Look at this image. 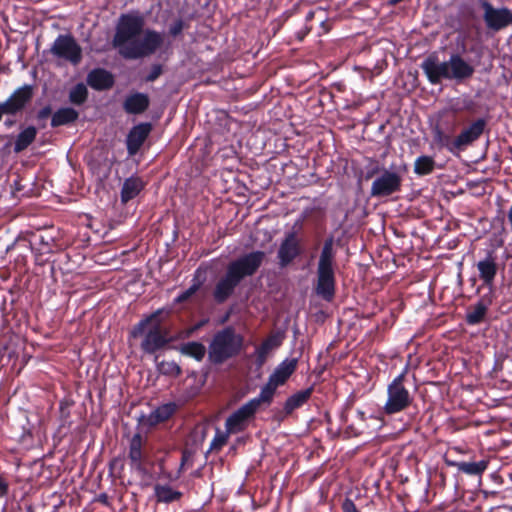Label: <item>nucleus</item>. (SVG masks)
I'll use <instances>...</instances> for the list:
<instances>
[{
	"label": "nucleus",
	"instance_id": "nucleus-47",
	"mask_svg": "<svg viewBox=\"0 0 512 512\" xmlns=\"http://www.w3.org/2000/svg\"><path fill=\"white\" fill-rule=\"evenodd\" d=\"M40 244L43 245V247L40 249L41 250V252L39 253L40 255L44 254V253L52 252L51 247L49 246V243L45 242V240L42 236L40 237Z\"/></svg>",
	"mask_w": 512,
	"mask_h": 512
},
{
	"label": "nucleus",
	"instance_id": "nucleus-9",
	"mask_svg": "<svg viewBox=\"0 0 512 512\" xmlns=\"http://www.w3.org/2000/svg\"><path fill=\"white\" fill-rule=\"evenodd\" d=\"M50 54L76 66L83 58L82 48L71 34H59L49 49Z\"/></svg>",
	"mask_w": 512,
	"mask_h": 512
},
{
	"label": "nucleus",
	"instance_id": "nucleus-3",
	"mask_svg": "<svg viewBox=\"0 0 512 512\" xmlns=\"http://www.w3.org/2000/svg\"><path fill=\"white\" fill-rule=\"evenodd\" d=\"M420 68L432 85H439L443 80L463 83L475 73L474 66L456 53L451 54L448 61H440L435 52L431 53L421 62Z\"/></svg>",
	"mask_w": 512,
	"mask_h": 512
},
{
	"label": "nucleus",
	"instance_id": "nucleus-34",
	"mask_svg": "<svg viewBox=\"0 0 512 512\" xmlns=\"http://www.w3.org/2000/svg\"><path fill=\"white\" fill-rule=\"evenodd\" d=\"M181 352L197 361H201L205 357L206 348L200 342L191 341L182 345Z\"/></svg>",
	"mask_w": 512,
	"mask_h": 512
},
{
	"label": "nucleus",
	"instance_id": "nucleus-5",
	"mask_svg": "<svg viewBox=\"0 0 512 512\" xmlns=\"http://www.w3.org/2000/svg\"><path fill=\"white\" fill-rule=\"evenodd\" d=\"M335 257L334 237L329 236L324 240L319 255L314 287L316 295L327 302H331L336 294Z\"/></svg>",
	"mask_w": 512,
	"mask_h": 512
},
{
	"label": "nucleus",
	"instance_id": "nucleus-54",
	"mask_svg": "<svg viewBox=\"0 0 512 512\" xmlns=\"http://www.w3.org/2000/svg\"><path fill=\"white\" fill-rule=\"evenodd\" d=\"M117 462H118V460H117V459H113V460L110 462V464H109V466H110V470H112V469H113L114 465H115Z\"/></svg>",
	"mask_w": 512,
	"mask_h": 512
},
{
	"label": "nucleus",
	"instance_id": "nucleus-41",
	"mask_svg": "<svg viewBox=\"0 0 512 512\" xmlns=\"http://www.w3.org/2000/svg\"><path fill=\"white\" fill-rule=\"evenodd\" d=\"M274 346H277V344L274 342L273 338H268L264 340L261 343L260 347L257 349L258 357L264 359L269 350L272 349Z\"/></svg>",
	"mask_w": 512,
	"mask_h": 512
},
{
	"label": "nucleus",
	"instance_id": "nucleus-19",
	"mask_svg": "<svg viewBox=\"0 0 512 512\" xmlns=\"http://www.w3.org/2000/svg\"><path fill=\"white\" fill-rule=\"evenodd\" d=\"M86 82L96 91H105L114 86L115 78L110 71L104 68H94L87 74Z\"/></svg>",
	"mask_w": 512,
	"mask_h": 512
},
{
	"label": "nucleus",
	"instance_id": "nucleus-10",
	"mask_svg": "<svg viewBox=\"0 0 512 512\" xmlns=\"http://www.w3.org/2000/svg\"><path fill=\"white\" fill-rule=\"evenodd\" d=\"M483 9V20L488 29L500 31L512 25V11L506 7L495 8L489 0H477Z\"/></svg>",
	"mask_w": 512,
	"mask_h": 512
},
{
	"label": "nucleus",
	"instance_id": "nucleus-29",
	"mask_svg": "<svg viewBox=\"0 0 512 512\" xmlns=\"http://www.w3.org/2000/svg\"><path fill=\"white\" fill-rule=\"evenodd\" d=\"M451 111L454 114L468 112L470 114L477 113L478 103L470 96H463L461 98H457L450 107Z\"/></svg>",
	"mask_w": 512,
	"mask_h": 512
},
{
	"label": "nucleus",
	"instance_id": "nucleus-44",
	"mask_svg": "<svg viewBox=\"0 0 512 512\" xmlns=\"http://www.w3.org/2000/svg\"><path fill=\"white\" fill-rule=\"evenodd\" d=\"M52 113V109L50 106H45L41 108L37 113V119L38 120H44L48 118Z\"/></svg>",
	"mask_w": 512,
	"mask_h": 512
},
{
	"label": "nucleus",
	"instance_id": "nucleus-43",
	"mask_svg": "<svg viewBox=\"0 0 512 512\" xmlns=\"http://www.w3.org/2000/svg\"><path fill=\"white\" fill-rule=\"evenodd\" d=\"M342 512H360L356 507L354 501L350 498H345L341 504Z\"/></svg>",
	"mask_w": 512,
	"mask_h": 512
},
{
	"label": "nucleus",
	"instance_id": "nucleus-15",
	"mask_svg": "<svg viewBox=\"0 0 512 512\" xmlns=\"http://www.w3.org/2000/svg\"><path fill=\"white\" fill-rule=\"evenodd\" d=\"M153 125L150 122H141L134 125L126 136V149L129 157L135 156L148 139Z\"/></svg>",
	"mask_w": 512,
	"mask_h": 512
},
{
	"label": "nucleus",
	"instance_id": "nucleus-7",
	"mask_svg": "<svg viewBox=\"0 0 512 512\" xmlns=\"http://www.w3.org/2000/svg\"><path fill=\"white\" fill-rule=\"evenodd\" d=\"M407 368L396 376L387 386V400L383 406L386 415L405 411L413 402V396L405 386Z\"/></svg>",
	"mask_w": 512,
	"mask_h": 512
},
{
	"label": "nucleus",
	"instance_id": "nucleus-48",
	"mask_svg": "<svg viewBox=\"0 0 512 512\" xmlns=\"http://www.w3.org/2000/svg\"><path fill=\"white\" fill-rule=\"evenodd\" d=\"M379 172V167L375 166L374 168L368 170L365 174V179L369 180L373 178Z\"/></svg>",
	"mask_w": 512,
	"mask_h": 512
},
{
	"label": "nucleus",
	"instance_id": "nucleus-50",
	"mask_svg": "<svg viewBox=\"0 0 512 512\" xmlns=\"http://www.w3.org/2000/svg\"><path fill=\"white\" fill-rule=\"evenodd\" d=\"M49 512H66L65 511V506L62 505V504H59V505L54 504L52 506V510H50Z\"/></svg>",
	"mask_w": 512,
	"mask_h": 512
},
{
	"label": "nucleus",
	"instance_id": "nucleus-52",
	"mask_svg": "<svg viewBox=\"0 0 512 512\" xmlns=\"http://www.w3.org/2000/svg\"><path fill=\"white\" fill-rule=\"evenodd\" d=\"M287 416H284V408L281 410V411H278L276 414H275V418L278 420V421H282L286 418Z\"/></svg>",
	"mask_w": 512,
	"mask_h": 512
},
{
	"label": "nucleus",
	"instance_id": "nucleus-45",
	"mask_svg": "<svg viewBox=\"0 0 512 512\" xmlns=\"http://www.w3.org/2000/svg\"><path fill=\"white\" fill-rule=\"evenodd\" d=\"M9 491V483L7 480L0 475V498L4 497L8 494Z\"/></svg>",
	"mask_w": 512,
	"mask_h": 512
},
{
	"label": "nucleus",
	"instance_id": "nucleus-38",
	"mask_svg": "<svg viewBox=\"0 0 512 512\" xmlns=\"http://www.w3.org/2000/svg\"><path fill=\"white\" fill-rule=\"evenodd\" d=\"M189 28V24L182 18L175 19L168 27V35L177 38L182 35L185 29Z\"/></svg>",
	"mask_w": 512,
	"mask_h": 512
},
{
	"label": "nucleus",
	"instance_id": "nucleus-4",
	"mask_svg": "<svg viewBox=\"0 0 512 512\" xmlns=\"http://www.w3.org/2000/svg\"><path fill=\"white\" fill-rule=\"evenodd\" d=\"M163 312L164 308H159L144 316L130 331V337L132 338L143 337L140 347L146 354H155L157 351L164 349L170 342L168 332L162 326L163 320L160 318Z\"/></svg>",
	"mask_w": 512,
	"mask_h": 512
},
{
	"label": "nucleus",
	"instance_id": "nucleus-28",
	"mask_svg": "<svg viewBox=\"0 0 512 512\" xmlns=\"http://www.w3.org/2000/svg\"><path fill=\"white\" fill-rule=\"evenodd\" d=\"M37 129L35 126H28L22 130L16 137L14 143V152L20 153L27 149L36 139Z\"/></svg>",
	"mask_w": 512,
	"mask_h": 512
},
{
	"label": "nucleus",
	"instance_id": "nucleus-31",
	"mask_svg": "<svg viewBox=\"0 0 512 512\" xmlns=\"http://www.w3.org/2000/svg\"><path fill=\"white\" fill-rule=\"evenodd\" d=\"M433 140L439 148H446L453 154L459 151L458 148L454 146V140H452L451 136L446 134L439 127L433 130Z\"/></svg>",
	"mask_w": 512,
	"mask_h": 512
},
{
	"label": "nucleus",
	"instance_id": "nucleus-51",
	"mask_svg": "<svg viewBox=\"0 0 512 512\" xmlns=\"http://www.w3.org/2000/svg\"><path fill=\"white\" fill-rule=\"evenodd\" d=\"M16 124V121L11 119L10 117H8L5 121H4V125L6 128H11L13 127L14 125Z\"/></svg>",
	"mask_w": 512,
	"mask_h": 512
},
{
	"label": "nucleus",
	"instance_id": "nucleus-23",
	"mask_svg": "<svg viewBox=\"0 0 512 512\" xmlns=\"http://www.w3.org/2000/svg\"><path fill=\"white\" fill-rule=\"evenodd\" d=\"M313 387L297 391L289 396L284 403V416H290L294 410L301 408L311 398Z\"/></svg>",
	"mask_w": 512,
	"mask_h": 512
},
{
	"label": "nucleus",
	"instance_id": "nucleus-22",
	"mask_svg": "<svg viewBox=\"0 0 512 512\" xmlns=\"http://www.w3.org/2000/svg\"><path fill=\"white\" fill-rule=\"evenodd\" d=\"M144 188L145 182L138 176H131L125 179L120 192L121 202L123 204L128 203L137 197Z\"/></svg>",
	"mask_w": 512,
	"mask_h": 512
},
{
	"label": "nucleus",
	"instance_id": "nucleus-25",
	"mask_svg": "<svg viewBox=\"0 0 512 512\" xmlns=\"http://www.w3.org/2000/svg\"><path fill=\"white\" fill-rule=\"evenodd\" d=\"M154 496L158 503L170 504L179 501L183 493L179 490H175L168 484H155Z\"/></svg>",
	"mask_w": 512,
	"mask_h": 512
},
{
	"label": "nucleus",
	"instance_id": "nucleus-2",
	"mask_svg": "<svg viewBox=\"0 0 512 512\" xmlns=\"http://www.w3.org/2000/svg\"><path fill=\"white\" fill-rule=\"evenodd\" d=\"M265 257L264 251L257 250L231 261L224 275L215 284L212 293L214 301L217 304L225 303L246 277H251L258 271Z\"/></svg>",
	"mask_w": 512,
	"mask_h": 512
},
{
	"label": "nucleus",
	"instance_id": "nucleus-30",
	"mask_svg": "<svg viewBox=\"0 0 512 512\" xmlns=\"http://www.w3.org/2000/svg\"><path fill=\"white\" fill-rule=\"evenodd\" d=\"M436 167V162L432 156L421 155L414 161V173L418 176L431 174Z\"/></svg>",
	"mask_w": 512,
	"mask_h": 512
},
{
	"label": "nucleus",
	"instance_id": "nucleus-21",
	"mask_svg": "<svg viewBox=\"0 0 512 512\" xmlns=\"http://www.w3.org/2000/svg\"><path fill=\"white\" fill-rule=\"evenodd\" d=\"M150 104L147 94L136 92L126 97L123 108L128 114H141L145 112Z\"/></svg>",
	"mask_w": 512,
	"mask_h": 512
},
{
	"label": "nucleus",
	"instance_id": "nucleus-32",
	"mask_svg": "<svg viewBox=\"0 0 512 512\" xmlns=\"http://www.w3.org/2000/svg\"><path fill=\"white\" fill-rule=\"evenodd\" d=\"M158 357H155L157 371L164 376L177 378L182 374L181 367L175 361L162 360L157 362Z\"/></svg>",
	"mask_w": 512,
	"mask_h": 512
},
{
	"label": "nucleus",
	"instance_id": "nucleus-53",
	"mask_svg": "<svg viewBox=\"0 0 512 512\" xmlns=\"http://www.w3.org/2000/svg\"><path fill=\"white\" fill-rule=\"evenodd\" d=\"M358 415H359V417H360V419H361V420H363V421H364V420L366 419V418H365V413H364L363 411H358Z\"/></svg>",
	"mask_w": 512,
	"mask_h": 512
},
{
	"label": "nucleus",
	"instance_id": "nucleus-26",
	"mask_svg": "<svg viewBox=\"0 0 512 512\" xmlns=\"http://www.w3.org/2000/svg\"><path fill=\"white\" fill-rule=\"evenodd\" d=\"M278 386L268 379L267 383L261 388L257 397L248 402L258 411L262 404L270 405L273 401Z\"/></svg>",
	"mask_w": 512,
	"mask_h": 512
},
{
	"label": "nucleus",
	"instance_id": "nucleus-17",
	"mask_svg": "<svg viewBox=\"0 0 512 512\" xmlns=\"http://www.w3.org/2000/svg\"><path fill=\"white\" fill-rule=\"evenodd\" d=\"M487 126L485 118H478L474 120L468 127L464 128L454 139V146L459 151H463L466 147L472 145L477 141Z\"/></svg>",
	"mask_w": 512,
	"mask_h": 512
},
{
	"label": "nucleus",
	"instance_id": "nucleus-39",
	"mask_svg": "<svg viewBox=\"0 0 512 512\" xmlns=\"http://www.w3.org/2000/svg\"><path fill=\"white\" fill-rule=\"evenodd\" d=\"M315 17L314 11H309L305 16V25L303 28L295 32V37L298 41H303V39L310 33L312 30V26L309 25V22H311Z\"/></svg>",
	"mask_w": 512,
	"mask_h": 512
},
{
	"label": "nucleus",
	"instance_id": "nucleus-16",
	"mask_svg": "<svg viewBox=\"0 0 512 512\" xmlns=\"http://www.w3.org/2000/svg\"><path fill=\"white\" fill-rule=\"evenodd\" d=\"M479 278L483 284L481 287H488L489 292L493 293V285L498 272L497 255L494 250L486 251L485 257L476 264Z\"/></svg>",
	"mask_w": 512,
	"mask_h": 512
},
{
	"label": "nucleus",
	"instance_id": "nucleus-14",
	"mask_svg": "<svg viewBox=\"0 0 512 512\" xmlns=\"http://www.w3.org/2000/svg\"><path fill=\"white\" fill-rule=\"evenodd\" d=\"M257 410L246 402L236 411L230 414L225 421V429L232 434L243 432L249 426L251 420L255 418Z\"/></svg>",
	"mask_w": 512,
	"mask_h": 512
},
{
	"label": "nucleus",
	"instance_id": "nucleus-6",
	"mask_svg": "<svg viewBox=\"0 0 512 512\" xmlns=\"http://www.w3.org/2000/svg\"><path fill=\"white\" fill-rule=\"evenodd\" d=\"M244 348V337L231 326L217 331L209 345L208 360L213 365H222L238 356Z\"/></svg>",
	"mask_w": 512,
	"mask_h": 512
},
{
	"label": "nucleus",
	"instance_id": "nucleus-1",
	"mask_svg": "<svg viewBox=\"0 0 512 512\" xmlns=\"http://www.w3.org/2000/svg\"><path fill=\"white\" fill-rule=\"evenodd\" d=\"M145 26L146 15L138 9L122 13L118 17L112 45L124 59H143L162 48L164 34L152 28L145 29Z\"/></svg>",
	"mask_w": 512,
	"mask_h": 512
},
{
	"label": "nucleus",
	"instance_id": "nucleus-35",
	"mask_svg": "<svg viewBox=\"0 0 512 512\" xmlns=\"http://www.w3.org/2000/svg\"><path fill=\"white\" fill-rule=\"evenodd\" d=\"M203 285V280L199 277V269L196 270L192 279V285L182 293H180L175 299V304H181L189 300Z\"/></svg>",
	"mask_w": 512,
	"mask_h": 512
},
{
	"label": "nucleus",
	"instance_id": "nucleus-27",
	"mask_svg": "<svg viewBox=\"0 0 512 512\" xmlns=\"http://www.w3.org/2000/svg\"><path fill=\"white\" fill-rule=\"evenodd\" d=\"M79 117V113L72 107H63L58 109L51 118V126L53 128L67 125L75 122Z\"/></svg>",
	"mask_w": 512,
	"mask_h": 512
},
{
	"label": "nucleus",
	"instance_id": "nucleus-18",
	"mask_svg": "<svg viewBox=\"0 0 512 512\" xmlns=\"http://www.w3.org/2000/svg\"><path fill=\"white\" fill-rule=\"evenodd\" d=\"M493 302V293L488 292L480 297L474 305L470 306L466 313L468 325H478L485 320L487 311Z\"/></svg>",
	"mask_w": 512,
	"mask_h": 512
},
{
	"label": "nucleus",
	"instance_id": "nucleus-13",
	"mask_svg": "<svg viewBox=\"0 0 512 512\" xmlns=\"http://www.w3.org/2000/svg\"><path fill=\"white\" fill-rule=\"evenodd\" d=\"M147 440L140 433H135L129 440L128 445V459L131 469L139 472L146 473V462L148 454L145 450Z\"/></svg>",
	"mask_w": 512,
	"mask_h": 512
},
{
	"label": "nucleus",
	"instance_id": "nucleus-24",
	"mask_svg": "<svg viewBox=\"0 0 512 512\" xmlns=\"http://www.w3.org/2000/svg\"><path fill=\"white\" fill-rule=\"evenodd\" d=\"M445 463L450 467H456L458 471L471 476H481L487 469L488 462L481 460L478 462L453 461L445 458Z\"/></svg>",
	"mask_w": 512,
	"mask_h": 512
},
{
	"label": "nucleus",
	"instance_id": "nucleus-33",
	"mask_svg": "<svg viewBox=\"0 0 512 512\" xmlns=\"http://www.w3.org/2000/svg\"><path fill=\"white\" fill-rule=\"evenodd\" d=\"M88 94L89 92L86 85L81 82L70 89L68 98L73 105L81 106L87 101Z\"/></svg>",
	"mask_w": 512,
	"mask_h": 512
},
{
	"label": "nucleus",
	"instance_id": "nucleus-49",
	"mask_svg": "<svg viewBox=\"0 0 512 512\" xmlns=\"http://www.w3.org/2000/svg\"><path fill=\"white\" fill-rule=\"evenodd\" d=\"M97 501L104 504V505H108L109 504V497L106 493H101L98 495L97 497Z\"/></svg>",
	"mask_w": 512,
	"mask_h": 512
},
{
	"label": "nucleus",
	"instance_id": "nucleus-11",
	"mask_svg": "<svg viewBox=\"0 0 512 512\" xmlns=\"http://www.w3.org/2000/svg\"><path fill=\"white\" fill-rule=\"evenodd\" d=\"M302 253V242L297 232H286L277 250L278 266L280 268L290 266Z\"/></svg>",
	"mask_w": 512,
	"mask_h": 512
},
{
	"label": "nucleus",
	"instance_id": "nucleus-46",
	"mask_svg": "<svg viewBox=\"0 0 512 512\" xmlns=\"http://www.w3.org/2000/svg\"><path fill=\"white\" fill-rule=\"evenodd\" d=\"M46 506L44 504H36L33 506H29L27 512H49L46 511Z\"/></svg>",
	"mask_w": 512,
	"mask_h": 512
},
{
	"label": "nucleus",
	"instance_id": "nucleus-20",
	"mask_svg": "<svg viewBox=\"0 0 512 512\" xmlns=\"http://www.w3.org/2000/svg\"><path fill=\"white\" fill-rule=\"evenodd\" d=\"M298 365L297 358H287L276 366L274 371L270 374L271 380L278 387L284 385L291 375L296 371Z\"/></svg>",
	"mask_w": 512,
	"mask_h": 512
},
{
	"label": "nucleus",
	"instance_id": "nucleus-55",
	"mask_svg": "<svg viewBox=\"0 0 512 512\" xmlns=\"http://www.w3.org/2000/svg\"><path fill=\"white\" fill-rule=\"evenodd\" d=\"M185 460H186V457H185V455H183V457H182V462H181V466H183V465H184Z\"/></svg>",
	"mask_w": 512,
	"mask_h": 512
},
{
	"label": "nucleus",
	"instance_id": "nucleus-8",
	"mask_svg": "<svg viewBox=\"0 0 512 512\" xmlns=\"http://www.w3.org/2000/svg\"><path fill=\"white\" fill-rule=\"evenodd\" d=\"M33 97V85L24 84L16 88L6 100L0 102V122L5 115L7 117H15L22 114L30 105Z\"/></svg>",
	"mask_w": 512,
	"mask_h": 512
},
{
	"label": "nucleus",
	"instance_id": "nucleus-40",
	"mask_svg": "<svg viewBox=\"0 0 512 512\" xmlns=\"http://www.w3.org/2000/svg\"><path fill=\"white\" fill-rule=\"evenodd\" d=\"M163 65L159 63H154L150 67V71L144 77L145 82H154L163 74Z\"/></svg>",
	"mask_w": 512,
	"mask_h": 512
},
{
	"label": "nucleus",
	"instance_id": "nucleus-42",
	"mask_svg": "<svg viewBox=\"0 0 512 512\" xmlns=\"http://www.w3.org/2000/svg\"><path fill=\"white\" fill-rule=\"evenodd\" d=\"M161 423L162 422L159 417H157L155 410L152 411L147 417L143 418V425L147 426L148 428L155 427Z\"/></svg>",
	"mask_w": 512,
	"mask_h": 512
},
{
	"label": "nucleus",
	"instance_id": "nucleus-12",
	"mask_svg": "<svg viewBox=\"0 0 512 512\" xmlns=\"http://www.w3.org/2000/svg\"><path fill=\"white\" fill-rule=\"evenodd\" d=\"M402 176L394 171L384 169L371 186L370 195L376 198L389 197L401 191Z\"/></svg>",
	"mask_w": 512,
	"mask_h": 512
},
{
	"label": "nucleus",
	"instance_id": "nucleus-37",
	"mask_svg": "<svg viewBox=\"0 0 512 512\" xmlns=\"http://www.w3.org/2000/svg\"><path fill=\"white\" fill-rule=\"evenodd\" d=\"M231 432L227 430L221 431L219 428L216 429L215 436L210 443V451H220L228 442Z\"/></svg>",
	"mask_w": 512,
	"mask_h": 512
},
{
	"label": "nucleus",
	"instance_id": "nucleus-36",
	"mask_svg": "<svg viewBox=\"0 0 512 512\" xmlns=\"http://www.w3.org/2000/svg\"><path fill=\"white\" fill-rule=\"evenodd\" d=\"M180 408V405H178L175 402H168L165 404H162L158 406L155 409V412L157 413V417L161 420L162 423L168 421Z\"/></svg>",
	"mask_w": 512,
	"mask_h": 512
}]
</instances>
